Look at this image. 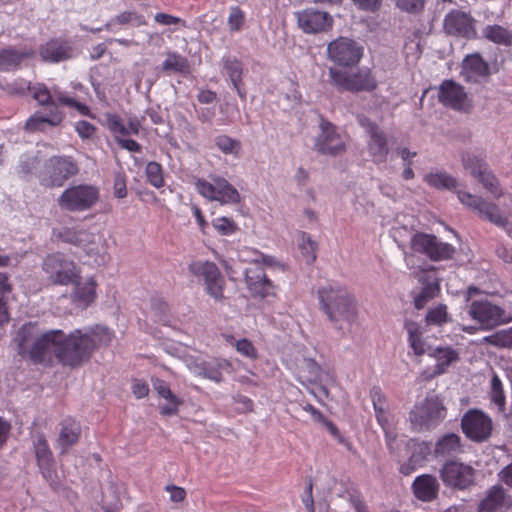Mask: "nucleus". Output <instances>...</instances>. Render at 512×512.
I'll return each mask as SVG.
<instances>
[{
	"label": "nucleus",
	"mask_w": 512,
	"mask_h": 512,
	"mask_svg": "<svg viewBox=\"0 0 512 512\" xmlns=\"http://www.w3.org/2000/svg\"><path fill=\"white\" fill-rule=\"evenodd\" d=\"M114 333L103 325L75 329L69 334L54 329L41 331L37 324H24L14 342L18 353L34 363L49 365L57 359L62 365L78 367L100 348L111 344Z\"/></svg>",
	"instance_id": "nucleus-1"
},
{
	"label": "nucleus",
	"mask_w": 512,
	"mask_h": 512,
	"mask_svg": "<svg viewBox=\"0 0 512 512\" xmlns=\"http://www.w3.org/2000/svg\"><path fill=\"white\" fill-rule=\"evenodd\" d=\"M320 310L328 317L337 329L342 323L351 324L357 319V302L355 297L343 286L328 284L317 291Z\"/></svg>",
	"instance_id": "nucleus-2"
},
{
	"label": "nucleus",
	"mask_w": 512,
	"mask_h": 512,
	"mask_svg": "<svg viewBox=\"0 0 512 512\" xmlns=\"http://www.w3.org/2000/svg\"><path fill=\"white\" fill-rule=\"evenodd\" d=\"M328 83L340 93H370L378 87V81L372 70L368 67H361L355 70L353 68L339 69L330 67L328 69Z\"/></svg>",
	"instance_id": "nucleus-3"
},
{
	"label": "nucleus",
	"mask_w": 512,
	"mask_h": 512,
	"mask_svg": "<svg viewBox=\"0 0 512 512\" xmlns=\"http://www.w3.org/2000/svg\"><path fill=\"white\" fill-rule=\"evenodd\" d=\"M30 91H32L33 98L40 105L49 106V113L47 115H43L40 112L34 113L26 121L25 129L30 132H35L45 131L46 128L50 126H58L62 122L64 114L59 110L55 102L52 100V96L57 99L55 96V91L57 93L60 91L54 89L52 94L44 84L40 83L31 86Z\"/></svg>",
	"instance_id": "nucleus-4"
},
{
	"label": "nucleus",
	"mask_w": 512,
	"mask_h": 512,
	"mask_svg": "<svg viewBox=\"0 0 512 512\" xmlns=\"http://www.w3.org/2000/svg\"><path fill=\"white\" fill-rule=\"evenodd\" d=\"M446 417L443 400L436 394H428L424 401L409 412V420L418 431L437 426Z\"/></svg>",
	"instance_id": "nucleus-5"
},
{
	"label": "nucleus",
	"mask_w": 512,
	"mask_h": 512,
	"mask_svg": "<svg viewBox=\"0 0 512 512\" xmlns=\"http://www.w3.org/2000/svg\"><path fill=\"white\" fill-rule=\"evenodd\" d=\"M99 189L90 184L71 185L57 199L61 210L84 212L91 209L99 200Z\"/></svg>",
	"instance_id": "nucleus-6"
},
{
	"label": "nucleus",
	"mask_w": 512,
	"mask_h": 512,
	"mask_svg": "<svg viewBox=\"0 0 512 512\" xmlns=\"http://www.w3.org/2000/svg\"><path fill=\"white\" fill-rule=\"evenodd\" d=\"M79 168L70 156H55L45 161L38 178L45 187H62L70 178L77 175Z\"/></svg>",
	"instance_id": "nucleus-7"
},
{
	"label": "nucleus",
	"mask_w": 512,
	"mask_h": 512,
	"mask_svg": "<svg viewBox=\"0 0 512 512\" xmlns=\"http://www.w3.org/2000/svg\"><path fill=\"white\" fill-rule=\"evenodd\" d=\"M363 53L364 48L359 42L343 36L334 39L327 46V59L339 69L358 66Z\"/></svg>",
	"instance_id": "nucleus-8"
},
{
	"label": "nucleus",
	"mask_w": 512,
	"mask_h": 512,
	"mask_svg": "<svg viewBox=\"0 0 512 512\" xmlns=\"http://www.w3.org/2000/svg\"><path fill=\"white\" fill-rule=\"evenodd\" d=\"M42 268L48 280L55 285L67 286L80 279V268L62 253L48 255Z\"/></svg>",
	"instance_id": "nucleus-9"
},
{
	"label": "nucleus",
	"mask_w": 512,
	"mask_h": 512,
	"mask_svg": "<svg viewBox=\"0 0 512 512\" xmlns=\"http://www.w3.org/2000/svg\"><path fill=\"white\" fill-rule=\"evenodd\" d=\"M458 199L463 205L475 211L481 219L503 228L512 237V224L502 214L498 205L469 192H458Z\"/></svg>",
	"instance_id": "nucleus-10"
},
{
	"label": "nucleus",
	"mask_w": 512,
	"mask_h": 512,
	"mask_svg": "<svg viewBox=\"0 0 512 512\" xmlns=\"http://www.w3.org/2000/svg\"><path fill=\"white\" fill-rule=\"evenodd\" d=\"M411 249L425 255L431 261L452 259L456 249L449 243L440 241L434 234L416 232L410 240Z\"/></svg>",
	"instance_id": "nucleus-11"
},
{
	"label": "nucleus",
	"mask_w": 512,
	"mask_h": 512,
	"mask_svg": "<svg viewBox=\"0 0 512 512\" xmlns=\"http://www.w3.org/2000/svg\"><path fill=\"white\" fill-rule=\"evenodd\" d=\"M107 126L121 148L130 152L140 151V145L130 138L139 135L141 131V123L136 117H130L125 123L119 116L109 114Z\"/></svg>",
	"instance_id": "nucleus-12"
},
{
	"label": "nucleus",
	"mask_w": 512,
	"mask_h": 512,
	"mask_svg": "<svg viewBox=\"0 0 512 512\" xmlns=\"http://www.w3.org/2000/svg\"><path fill=\"white\" fill-rule=\"evenodd\" d=\"M189 271L203 279L207 293L216 301L224 299L225 280L219 268L211 261H195L189 265Z\"/></svg>",
	"instance_id": "nucleus-13"
},
{
	"label": "nucleus",
	"mask_w": 512,
	"mask_h": 512,
	"mask_svg": "<svg viewBox=\"0 0 512 512\" xmlns=\"http://www.w3.org/2000/svg\"><path fill=\"white\" fill-rule=\"evenodd\" d=\"M67 241L82 247L86 255L91 258L96 266L105 265L110 259L107 241L101 235L81 230L67 238Z\"/></svg>",
	"instance_id": "nucleus-14"
},
{
	"label": "nucleus",
	"mask_w": 512,
	"mask_h": 512,
	"mask_svg": "<svg viewBox=\"0 0 512 512\" xmlns=\"http://www.w3.org/2000/svg\"><path fill=\"white\" fill-rule=\"evenodd\" d=\"M461 429L471 441L482 443L492 434L491 418L479 409H469L461 419Z\"/></svg>",
	"instance_id": "nucleus-15"
},
{
	"label": "nucleus",
	"mask_w": 512,
	"mask_h": 512,
	"mask_svg": "<svg viewBox=\"0 0 512 512\" xmlns=\"http://www.w3.org/2000/svg\"><path fill=\"white\" fill-rule=\"evenodd\" d=\"M475 470L462 462L450 460L440 469L443 483L452 489L464 490L474 484Z\"/></svg>",
	"instance_id": "nucleus-16"
},
{
	"label": "nucleus",
	"mask_w": 512,
	"mask_h": 512,
	"mask_svg": "<svg viewBox=\"0 0 512 512\" xmlns=\"http://www.w3.org/2000/svg\"><path fill=\"white\" fill-rule=\"evenodd\" d=\"M438 100L445 107L460 112H470L473 107L464 87L453 79H445L438 88Z\"/></svg>",
	"instance_id": "nucleus-17"
},
{
	"label": "nucleus",
	"mask_w": 512,
	"mask_h": 512,
	"mask_svg": "<svg viewBox=\"0 0 512 512\" xmlns=\"http://www.w3.org/2000/svg\"><path fill=\"white\" fill-rule=\"evenodd\" d=\"M320 133L314 142V150L322 155L337 156L345 152L346 145L341 140L336 126L324 117L319 122Z\"/></svg>",
	"instance_id": "nucleus-18"
},
{
	"label": "nucleus",
	"mask_w": 512,
	"mask_h": 512,
	"mask_svg": "<svg viewBox=\"0 0 512 512\" xmlns=\"http://www.w3.org/2000/svg\"><path fill=\"white\" fill-rule=\"evenodd\" d=\"M475 20L470 13L453 9L443 20V29L447 35L473 39L476 37Z\"/></svg>",
	"instance_id": "nucleus-19"
},
{
	"label": "nucleus",
	"mask_w": 512,
	"mask_h": 512,
	"mask_svg": "<svg viewBox=\"0 0 512 512\" xmlns=\"http://www.w3.org/2000/svg\"><path fill=\"white\" fill-rule=\"evenodd\" d=\"M469 315L488 329L505 322V310L487 300L472 302Z\"/></svg>",
	"instance_id": "nucleus-20"
},
{
	"label": "nucleus",
	"mask_w": 512,
	"mask_h": 512,
	"mask_svg": "<svg viewBox=\"0 0 512 512\" xmlns=\"http://www.w3.org/2000/svg\"><path fill=\"white\" fill-rule=\"evenodd\" d=\"M33 444L37 463L43 477L52 487H56L57 473L55 462L45 436L43 434H36L33 437Z\"/></svg>",
	"instance_id": "nucleus-21"
},
{
	"label": "nucleus",
	"mask_w": 512,
	"mask_h": 512,
	"mask_svg": "<svg viewBox=\"0 0 512 512\" xmlns=\"http://www.w3.org/2000/svg\"><path fill=\"white\" fill-rule=\"evenodd\" d=\"M298 26L303 32L315 34L332 27L333 19L328 12L307 8L296 12Z\"/></svg>",
	"instance_id": "nucleus-22"
},
{
	"label": "nucleus",
	"mask_w": 512,
	"mask_h": 512,
	"mask_svg": "<svg viewBox=\"0 0 512 512\" xmlns=\"http://www.w3.org/2000/svg\"><path fill=\"white\" fill-rule=\"evenodd\" d=\"M491 74L490 65L479 53L467 55L461 65L460 75L467 83L482 84Z\"/></svg>",
	"instance_id": "nucleus-23"
},
{
	"label": "nucleus",
	"mask_w": 512,
	"mask_h": 512,
	"mask_svg": "<svg viewBox=\"0 0 512 512\" xmlns=\"http://www.w3.org/2000/svg\"><path fill=\"white\" fill-rule=\"evenodd\" d=\"M245 282L251 295L255 298H265L274 294L272 281L267 277L264 269L258 264L245 270Z\"/></svg>",
	"instance_id": "nucleus-24"
},
{
	"label": "nucleus",
	"mask_w": 512,
	"mask_h": 512,
	"mask_svg": "<svg viewBox=\"0 0 512 512\" xmlns=\"http://www.w3.org/2000/svg\"><path fill=\"white\" fill-rule=\"evenodd\" d=\"M188 367L194 374L220 383L223 381L222 371L230 368V363L227 360L194 358Z\"/></svg>",
	"instance_id": "nucleus-25"
},
{
	"label": "nucleus",
	"mask_w": 512,
	"mask_h": 512,
	"mask_svg": "<svg viewBox=\"0 0 512 512\" xmlns=\"http://www.w3.org/2000/svg\"><path fill=\"white\" fill-rule=\"evenodd\" d=\"M511 505V497L501 485L497 484L486 491L485 497L478 504L477 512H498L509 509Z\"/></svg>",
	"instance_id": "nucleus-26"
},
{
	"label": "nucleus",
	"mask_w": 512,
	"mask_h": 512,
	"mask_svg": "<svg viewBox=\"0 0 512 512\" xmlns=\"http://www.w3.org/2000/svg\"><path fill=\"white\" fill-rule=\"evenodd\" d=\"M414 496L422 502H432L438 498L440 484L432 474L417 476L412 483Z\"/></svg>",
	"instance_id": "nucleus-27"
},
{
	"label": "nucleus",
	"mask_w": 512,
	"mask_h": 512,
	"mask_svg": "<svg viewBox=\"0 0 512 512\" xmlns=\"http://www.w3.org/2000/svg\"><path fill=\"white\" fill-rule=\"evenodd\" d=\"M430 270H435L433 266L430 267ZM427 271H424L418 278L419 282L422 284L421 291L413 297L414 307L418 310L423 309L426 304L438 296L440 292V282L439 279L434 277L432 278L427 274Z\"/></svg>",
	"instance_id": "nucleus-28"
},
{
	"label": "nucleus",
	"mask_w": 512,
	"mask_h": 512,
	"mask_svg": "<svg viewBox=\"0 0 512 512\" xmlns=\"http://www.w3.org/2000/svg\"><path fill=\"white\" fill-rule=\"evenodd\" d=\"M221 64L226 74L229 76L233 88L239 97L244 101L246 99V89L243 83V64L235 56H223Z\"/></svg>",
	"instance_id": "nucleus-29"
},
{
	"label": "nucleus",
	"mask_w": 512,
	"mask_h": 512,
	"mask_svg": "<svg viewBox=\"0 0 512 512\" xmlns=\"http://www.w3.org/2000/svg\"><path fill=\"white\" fill-rule=\"evenodd\" d=\"M40 55L43 61L57 63L71 58L73 50L67 42L55 39L41 46Z\"/></svg>",
	"instance_id": "nucleus-30"
},
{
	"label": "nucleus",
	"mask_w": 512,
	"mask_h": 512,
	"mask_svg": "<svg viewBox=\"0 0 512 512\" xmlns=\"http://www.w3.org/2000/svg\"><path fill=\"white\" fill-rule=\"evenodd\" d=\"M72 301L82 308L88 307L96 299V281L89 277L84 281L77 279L74 283Z\"/></svg>",
	"instance_id": "nucleus-31"
},
{
	"label": "nucleus",
	"mask_w": 512,
	"mask_h": 512,
	"mask_svg": "<svg viewBox=\"0 0 512 512\" xmlns=\"http://www.w3.org/2000/svg\"><path fill=\"white\" fill-rule=\"evenodd\" d=\"M60 425L61 428L57 439V447L61 449V453H65L78 441L81 427L80 424L71 417L63 419Z\"/></svg>",
	"instance_id": "nucleus-32"
},
{
	"label": "nucleus",
	"mask_w": 512,
	"mask_h": 512,
	"mask_svg": "<svg viewBox=\"0 0 512 512\" xmlns=\"http://www.w3.org/2000/svg\"><path fill=\"white\" fill-rule=\"evenodd\" d=\"M463 452L461 438L456 433H447L439 438L435 444L434 455L436 458H450Z\"/></svg>",
	"instance_id": "nucleus-33"
},
{
	"label": "nucleus",
	"mask_w": 512,
	"mask_h": 512,
	"mask_svg": "<svg viewBox=\"0 0 512 512\" xmlns=\"http://www.w3.org/2000/svg\"><path fill=\"white\" fill-rule=\"evenodd\" d=\"M34 52L31 50H18L15 48H4L0 50V70L10 71L17 69L20 65L33 56Z\"/></svg>",
	"instance_id": "nucleus-34"
},
{
	"label": "nucleus",
	"mask_w": 512,
	"mask_h": 512,
	"mask_svg": "<svg viewBox=\"0 0 512 512\" xmlns=\"http://www.w3.org/2000/svg\"><path fill=\"white\" fill-rule=\"evenodd\" d=\"M426 184L437 190L457 191L458 180L443 170L431 171L424 176Z\"/></svg>",
	"instance_id": "nucleus-35"
},
{
	"label": "nucleus",
	"mask_w": 512,
	"mask_h": 512,
	"mask_svg": "<svg viewBox=\"0 0 512 512\" xmlns=\"http://www.w3.org/2000/svg\"><path fill=\"white\" fill-rule=\"evenodd\" d=\"M368 152L375 163H384L389 154L388 139L383 130L369 136Z\"/></svg>",
	"instance_id": "nucleus-36"
},
{
	"label": "nucleus",
	"mask_w": 512,
	"mask_h": 512,
	"mask_svg": "<svg viewBox=\"0 0 512 512\" xmlns=\"http://www.w3.org/2000/svg\"><path fill=\"white\" fill-rule=\"evenodd\" d=\"M187 28L185 19L162 13V36L169 40L178 39Z\"/></svg>",
	"instance_id": "nucleus-37"
},
{
	"label": "nucleus",
	"mask_w": 512,
	"mask_h": 512,
	"mask_svg": "<svg viewBox=\"0 0 512 512\" xmlns=\"http://www.w3.org/2000/svg\"><path fill=\"white\" fill-rule=\"evenodd\" d=\"M217 184L216 201L222 204H238L241 201V196L237 189L230 184L225 178L217 177L214 179Z\"/></svg>",
	"instance_id": "nucleus-38"
},
{
	"label": "nucleus",
	"mask_w": 512,
	"mask_h": 512,
	"mask_svg": "<svg viewBox=\"0 0 512 512\" xmlns=\"http://www.w3.org/2000/svg\"><path fill=\"white\" fill-rule=\"evenodd\" d=\"M325 375L328 374L325 373ZM299 379L301 382L321 383L324 380V372L314 359L307 358L304 359L303 366L299 370Z\"/></svg>",
	"instance_id": "nucleus-39"
},
{
	"label": "nucleus",
	"mask_w": 512,
	"mask_h": 512,
	"mask_svg": "<svg viewBox=\"0 0 512 512\" xmlns=\"http://www.w3.org/2000/svg\"><path fill=\"white\" fill-rule=\"evenodd\" d=\"M404 328L408 333V342L413 352L417 356H422L426 353L425 343L422 340V332L418 323L412 320H405Z\"/></svg>",
	"instance_id": "nucleus-40"
},
{
	"label": "nucleus",
	"mask_w": 512,
	"mask_h": 512,
	"mask_svg": "<svg viewBox=\"0 0 512 512\" xmlns=\"http://www.w3.org/2000/svg\"><path fill=\"white\" fill-rule=\"evenodd\" d=\"M483 35L486 39L495 44L504 46L512 45V31L500 25H487L483 29Z\"/></svg>",
	"instance_id": "nucleus-41"
},
{
	"label": "nucleus",
	"mask_w": 512,
	"mask_h": 512,
	"mask_svg": "<svg viewBox=\"0 0 512 512\" xmlns=\"http://www.w3.org/2000/svg\"><path fill=\"white\" fill-rule=\"evenodd\" d=\"M162 415L172 416L177 414L180 406L184 404V400L173 393L169 387L162 385Z\"/></svg>",
	"instance_id": "nucleus-42"
},
{
	"label": "nucleus",
	"mask_w": 512,
	"mask_h": 512,
	"mask_svg": "<svg viewBox=\"0 0 512 512\" xmlns=\"http://www.w3.org/2000/svg\"><path fill=\"white\" fill-rule=\"evenodd\" d=\"M162 69L176 73L187 74L190 72V64L186 57L177 53H167L162 64Z\"/></svg>",
	"instance_id": "nucleus-43"
},
{
	"label": "nucleus",
	"mask_w": 512,
	"mask_h": 512,
	"mask_svg": "<svg viewBox=\"0 0 512 512\" xmlns=\"http://www.w3.org/2000/svg\"><path fill=\"white\" fill-rule=\"evenodd\" d=\"M432 355L438 361L437 368L439 372H443L445 367L459 359L457 351L450 347H437Z\"/></svg>",
	"instance_id": "nucleus-44"
},
{
	"label": "nucleus",
	"mask_w": 512,
	"mask_h": 512,
	"mask_svg": "<svg viewBox=\"0 0 512 512\" xmlns=\"http://www.w3.org/2000/svg\"><path fill=\"white\" fill-rule=\"evenodd\" d=\"M299 249L308 264L316 260L317 243L306 232L300 233Z\"/></svg>",
	"instance_id": "nucleus-45"
},
{
	"label": "nucleus",
	"mask_w": 512,
	"mask_h": 512,
	"mask_svg": "<svg viewBox=\"0 0 512 512\" xmlns=\"http://www.w3.org/2000/svg\"><path fill=\"white\" fill-rule=\"evenodd\" d=\"M10 292L11 286L8 283L7 276L0 274V325L8 322L9 320L6 302Z\"/></svg>",
	"instance_id": "nucleus-46"
},
{
	"label": "nucleus",
	"mask_w": 512,
	"mask_h": 512,
	"mask_svg": "<svg viewBox=\"0 0 512 512\" xmlns=\"http://www.w3.org/2000/svg\"><path fill=\"white\" fill-rule=\"evenodd\" d=\"M215 145L224 154L239 155L241 151V142L228 135H219L215 138Z\"/></svg>",
	"instance_id": "nucleus-47"
},
{
	"label": "nucleus",
	"mask_w": 512,
	"mask_h": 512,
	"mask_svg": "<svg viewBox=\"0 0 512 512\" xmlns=\"http://www.w3.org/2000/svg\"><path fill=\"white\" fill-rule=\"evenodd\" d=\"M491 401L498 407L499 412H505V395L500 378L493 374L491 379Z\"/></svg>",
	"instance_id": "nucleus-48"
},
{
	"label": "nucleus",
	"mask_w": 512,
	"mask_h": 512,
	"mask_svg": "<svg viewBox=\"0 0 512 512\" xmlns=\"http://www.w3.org/2000/svg\"><path fill=\"white\" fill-rule=\"evenodd\" d=\"M144 23L143 17L137 15L134 12H123L118 15L116 18L112 19L108 23L105 24L104 28L109 31H113V26L115 24H131L133 26H139Z\"/></svg>",
	"instance_id": "nucleus-49"
},
{
	"label": "nucleus",
	"mask_w": 512,
	"mask_h": 512,
	"mask_svg": "<svg viewBox=\"0 0 512 512\" xmlns=\"http://www.w3.org/2000/svg\"><path fill=\"white\" fill-rule=\"evenodd\" d=\"M475 178H477L484 188L494 196L499 197L501 195L498 179L488 170L487 167L481 170Z\"/></svg>",
	"instance_id": "nucleus-50"
},
{
	"label": "nucleus",
	"mask_w": 512,
	"mask_h": 512,
	"mask_svg": "<svg viewBox=\"0 0 512 512\" xmlns=\"http://www.w3.org/2000/svg\"><path fill=\"white\" fill-rule=\"evenodd\" d=\"M245 13L239 6H232L229 10L227 25L230 32H239L245 25Z\"/></svg>",
	"instance_id": "nucleus-51"
},
{
	"label": "nucleus",
	"mask_w": 512,
	"mask_h": 512,
	"mask_svg": "<svg viewBox=\"0 0 512 512\" xmlns=\"http://www.w3.org/2000/svg\"><path fill=\"white\" fill-rule=\"evenodd\" d=\"M402 12L420 14L424 11L427 0H391Z\"/></svg>",
	"instance_id": "nucleus-52"
},
{
	"label": "nucleus",
	"mask_w": 512,
	"mask_h": 512,
	"mask_svg": "<svg viewBox=\"0 0 512 512\" xmlns=\"http://www.w3.org/2000/svg\"><path fill=\"white\" fill-rule=\"evenodd\" d=\"M55 96L57 97V101L61 103L62 105H66L68 107L75 108L81 115L89 116L90 110L89 107L77 100H75L72 97L67 96L63 92L57 93L55 91Z\"/></svg>",
	"instance_id": "nucleus-53"
},
{
	"label": "nucleus",
	"mask_w": 512,
	"mask_h": 512,
	"mask_svg": "<svg viewBox=\"0 0 512 512\" xmlns=\"http://www.w3.org/2000/svg\"><path fill=\"white\" fill-rule=\"evenodd\" d=\"M462 163L465 169L469 170L470 173L476 177L481 170L487 167V164L472 154H465L462 156Z\"/></svg>",
	"instance_id": "nucleus-54"
},
{
	"label": "nucleus",
	"mask_w": 512,
	"mask_h": 512,
	"mask_svg": "<svg viewBox=\"0 0 512 512\" xmlns=\"http://www.w3.org/2000/svg\"><path fill=\"white\" fill-rule=\"evenodd\" d=\"M425 320L427 324L441 325L447 322V311L445 305H439L428 310Z\"/></svg>",
	"instance_id": "nucleus-55"
},
{
	"label": "nucleus",
	"mask_w": 512,
	"mask_h": 512,
	"mask_svg": "<svg viewBox=\"0 0 512 512\" xmlns=\"http://www.w3.org/2000/svg\"><path fill=\"white\" fill-rule=\"evenodd\" d=\"M214 228L222 235L233 234L237 230V224L230 218L220 217L213 221Z\"/></svg>",
	"instance_id": "nucleus-56"
},
{
	"label": "nucleus",
	"mask_w": 512,
	"mask_h": 512,
	"mask_svg": "<svg viewBox=\"0 0 512 512\" xmlns=\"http://www.w3.org/2000/svg\"><path fill=\"white\" fill-rule=\"evenodd\" d=\"M196 188L198 192L205 198L216 201L218 186L215 182L212 184L206 180L198 179L196 182Z\"/></svg>",
	"instance_id": "nucleus-57"
},
{
	"label": "nucleus",
	"mask_w": 512,
	"mask_h": 512,
	"mask_svg": "<svg viewBox=\"0 0 512 512\" xmlns=\"http://www.w3.org/2000/svg\"><path fill=\"white\" fill-rule=\"evenodd\" d=\"M353 4L361 11L376 13L383 5L384 0H351Z\"/></svg>",
	"instance_id": "nucleus-58"
},
{
	"label": "nucleus",
	"mask_w": 512,
	"mask_h": 512,
	"mask_svg": "<svg viewBox=\"0 0 512 512\" xmlns=\"http://www.w3.org/2000/svg\"><path fill=\"white\" fill-rule=\"evenodd\" d=\"M146 175L148 181L156 188L160 187V164L150 162L146 167Z\"/></svg>",
	"instance_id": "nucleus-59"
},
{
	"label": "nucleus",
	"mask_w": 512,
	"mask_h": 512,
	"mask_svg": "<svg viewBox=\"0 0 512 512\" xmlns=\"http://www.w3.org/2000/svg\"><path fill=\"white\" fill-rule=\"evenodd\" d=\"M236 350L242 355L249 358H256L257 351L252 342L246 338L240 339L236 342Z\"/></svg>",
	"instance_id": "nucleus-60"
},
{
	"label": "nucleus",
	"mask_w": 512,
	"mask_h": 512,
	"mask_svg": "<svg viewBox=\"0 0 512 512\" xmlns=\"http://www.w3.org/2000/svg\"><path fill=\"white\" fill-rule=\"evenodd\" d=\"M358 124L365 129L368 136H371L379 131H381L380 127L376 122L365 116L364 114L357 115Z\"/></svg>",
	"instance_id": "nucleus-61"
},
{
	"label": "nucleus",
	"mask_w": 512,
	"mask_h": 512,
	"mask_svg": "<svg viewBox=\"0 0 512 512\" xmlns=\"http://www.w3.org/2000/svg\"><path fill=\"white\" fill-rule=\"evenodd\" d=\"M75 130L82 139H89L95 133V126L87 121H78L75 123Z\"/></svg>",
	"instance_id": "nucleus-62"
},
{
	"label": "nucleus",
	"mask_w": 512,
	"mask_h": 512,
	"mask_svg": "<svg viewBox=\"0 0 512 512\" xmlns=\"http://www.w3.org/2000/svg\"><path fill=\"white\" fill-rule=\"evenodd\" d=\"M8 92L14 95H24L27 91H30L31 85L24 79H18L8 85Z\"/></svg>",
	"instance_id": "nucleus-63"
},
{
	"label": "nucleus",
	"mask_w": 512,
	"mask_h": 512,
	"mask_svg": "<svg viewBox=\"0 0 512 512\" xmlns=\"http://www.w3.org/2000/svg\"><path fill=\"white\" fill-rule=\"evenodd\" d=\"M370 397L373 403L374 410L378 408H385L386 397L380 387H372L370 390Z\"/></svg>",
	"instance_id": "nucleus-64"
}]
</instances>
